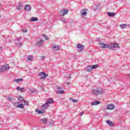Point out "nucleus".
Masks as SVG:
<instances>
[{
    "mask_svg": "<svg viewBox=\"0 0 130 130\" xmlns=\"http://www.w3.org/2000/svg\"><path fill=\"white\" fill-rule=\"evenodd\" d=\"M54 103V101L52 99H50L48 101H47L46 103L42 106V110H39V109H37L36 110V112H38L39 114H41V113H45V111H44V109L46 110L48 108V106H49V104H53Z\"/></svg>",
    "mask_w": 130,
    "mask_h": 130,
    "instance_id": "f257e3e1",
    "label": "nucleus"
},
{
    "mask_svg": "<svg viewBox=\"0 0 130 130\" xmlns=\"http://www.w3.org/2000/svg\"><path fill=\"white\" fill-rule=\"evenodd\" d=\"M92 94H94V95H100V94H102L103 93V89L101 87H99L95 89H92Z\"/></svg>",
    "mask_w": 130,
    "mask_h": 130,
    "instance_id": "f03ea898",
    "label": "nucleus"
},
{
    "mask_svg": "<svg viewBox=\"0 0 130 130\" xmlns=\"http://www.w3.org/2000/svg\"><path fill=\"white\" fill-rule=\"evenodd\" d=\"M109 49L114 50L115 48H119V45L117 43H112L111 45H109Z\"/></svg>",
    "mask_w": 130,
    "mask_h": 130,
    "instance_id": "7ed1b4c3",
    "label": "nucleus"
},
{
    "mask_svg": "<svg viewBox=\"0 0 130 130\" xmlns=\"http://www.w3.org/2000/svg\"><path fill=\"white\" fill-rule=\"evenodd\" d=\"M38 76L40 77V80H44V79L47 78V76L48 75L44 72H40Z\"/></svg>",
    "mask_w": 130,
    "mask_h": 130,
    "instance_id": "20e7f679",
    "label": "nucleus"
},
{
    "mask_svg": "<svg viewBox=\"0 0 130 130\" xmlns=\"http://www.w3.org/2000/svg\"><path fill=\"white\" fill-rule=\"evenodd\" d=\"M77 48H78V51L79 52H81V51H83V50H84V46L81 44H78L77 45Z\"/></svg>",
    "mask_w": 130,
    "mask_h": 130,
    "instance_id": "39448f33",
    "label": "nucleus"
},
{
    "mask_svg": "<svg viewBox=\"0 0 130 130\" xmlns=\"http://www.w3.org/2000/svg\"><path fill=\"white\" fill-rule=\"evenodd\" d=\"M43 44H44V41L42 39H40V40L38 41L36 43V45H37V46H42Z\"/></svg>",
    "mask_w": 130,
    "mask_h": 130,
    "instance_id": "423d86ee",
    "label": "nucleus"
},
{
    "mask_svg": "<svg viewBox=\"0 0 130 130\" xmlns=\"http://www.w3.org/2000/svg\"><path fill=\"white\" fill-rule=\"evenodd\" d=\"M57 92L59 94H63V93H64V90H62V88L59 86L57 87Z\"/></svg>",
    "mask_w": 130,
    "mask_h": 130,
    "instance_id": "0eeeda50",
    "label": "nucleus"
},
{
    "mask_svg": "<svg viewBox=\"0 0 130 130\" xmlns=\"http://www.w3.org/2000/svg\"><path fill=\"white\" fill-rule=\"evenodd\" d=\"M115 106H114L113 104H109L107 105V109L108 110H112V109H114Z\"/></svg>",
    "mask_w": 130,
    "mask_h": 130,
    "instance_id": "6e6552de",
    "label": "nucleus"
},
{
    "mask_svg": "<svg viewBox=\"0 0 130 130\" xmlns=\"http://www.w3.org/2000/svg\"><path fill=\"white\" fill-rule=\"evenodd\" d=\"M120 27L121 29H124L125 28H130V24H122L120 25Z\"/></svg>",
    "mask_w": 130,
    "mask_h": 130,
    "instance_id": "1a4fd4ad",
    "label": "nucleus"
},
{
    "mask_svg": "<svg viewBox=\"0 0 130 130\" xmlns=\"http://www.w3.org/2000/svg\"><path fill=\"white\" fill-rule=\"evenodd\" d=\"M100 44L102 48H109V45H105L104 43H101V42L100 43Z\"/></svg>",
    "mask_w": 130,
    "mask_h": 130,
    "instance_id": "9d476101",
    "label": "nucleus"
},
{
    "mask_svg": "<svg viewBox=\"0 0 130 130\" xmlns=\"http://www.w3.org/2000/svg\"><path fill=\"white\" fill-rule=\"evenodd\" d=\"M24 10L26 12H30L31 11V6L27 5L24 7Z\"/></svg>",
    "mask_w": 130,
    "mask_h": 130,
    "instance_id": "9b49d317",
    "label": "nucleus"
},
{
    "mask_svg": "<svg viewBox=\"0 0 130 130\" xmlns=\"http://www.w3.org/2000/svg\"><path fill=\"white\" fill-rule=\"evenodd\" d=\"M52 50H54V51H57V50H59V46L57 45H54L52 46Z\"/></svg>",
    "mask_w": 130,
    "mask_h": 130,
    "instance_id": "f8f14e48",
    "label": "nucleus"
},
{
    "mask_svg": "<svg viewBox=\"0 0 130 130\" xmlns=\"http://www.w3.org/2000/svg\"><path fill=\"white\" fill-rule=\"evenodd\" d=\"M106 122L109 125V126H114V124L112 121L108 120L106 121Z\"/></svg>",
    "mask_w": 130,
    "mask_h": 130,
    "instance_id": "ddd939ff",
    "label": "nucleus"
},
{
    "mask_svg": "<svg viewBox=\"0 0 130 130\" xmlns=\"http://www.w3.org/2000/svg\"><path fill=\"white\" fill-rule=\"evenodd\" d=\"M80 14H81V16H86V15H87V10H86V9L82 10L81 11Z\"/></svg>",
    "mask_w": 130,
    "mask_h": 130,
    "instance_id": "4468645a",
    "label": "nucleus"
},
{
    "mask_svg": "<svg viewBox=\"0 0 130 130\" xmlns=\"http://www.w3.org/2000/svg\"><path fill=\"white\" fill-rule=\"evenodd\" d=\"M107 14L109 17H115V15H116L115 13L114 12L111 13V12H108Z\"/></svg>",
    "mask_w": 130,
    "mask_h": 130,
    "instance_id": "2eb2a0df",
    "label": "nucleus"
},
{
    "mask_svg": "<svg viewBox=\"0 0 130 130\" xmlns=\"http://www.w3.org/2000/svg\"><path fill=\"white\" fill-rule=\"evenodd\" d=\"M6 70L7 67H6L5 66H2L0 69V73H4V72H6Z\"/></svg>",
    "mask_w": 130,
    "mask_h": 130,
    "instance_id": "dca6fc26",
    "label": "nucleus"
},
{
    "mask_svg": "<svg viewBox=\"0 0 130 130\" xmlns=\"http://www.w3.org/2000/svg\"><path fill=\"white\" fill-rule=\"evenodd\" d=\"M41 121H42V123H48V119H47V118H42L41 119Z\"/></svg>",
    "mask_w": 130,
    "mask_h": 130,
    "instance_id": "f3484780",
    "label": "nucleus"
},
{
    "mask_svg": "<svg viewBox=\"0 0 130 130\" xmlns=\"http://www.w3.org/2000/svg\"><path fill=\"white\" fill-rule=\"evenodd\" d=\"M101 102L100 101H94L91 103L92 106H94V105H99V104H101Z\"/></svg>",
    "mask_w": 130,
    "mask_h": 130,
    "instance_id": "a211bd4d",
    "label": "nucleus"
},
{
    "mask_svg": "<svg viewBox=\"0 0 130 130\" xmlns=\"http://www.w3.org/2000/svg\"><path fill=\"white\" fill-rule=\"evenodd\" d=\"M69 9H62V12H63V15L65 16V15H68V13H69Z\"/></svg>",
    "mask_w": 130,
    "mask_h": 130,
    "instance_id": "6ab92c4d",
    "label": "nucleus"
},
{
    "mask_svg": "<svg viewBox=\"0 0 130 130\" xmlns=\"http://www.w3.org/2000/svg\"><path fill=\"white\" fill-rule=\"evenodd\" d=\"M16 90H17V91H21V92H24V90H25V88L24 87L21 88L19 86H17L16 87Z\"/></svg>",
    "mask_w": 130,
    "mask_h": 130,
    "instance_id": "aec40b11",
    "label": "nucleus"
},
{
    "mask_svg": "<svg viewBox=\"0 0 130 130\" xmlns=\"http://www.w3.org/2000/svg\"><path fill=\"white\" fill-rule=\"evenodd\" d=\"M30 22H37L38 21V18L37 17H32L30 19Z\"/></svg>",
    "mask_w": 130,
    "mask_h": 130,
    "instance_id": "412c9836",
    "label": "nucleus"
},
{
    "mask_svg": "<svg viewBox=\"0 0 130 130\" xmlns=\"http://www.w3.org/2000/svg\"><path fill=\"white\" fill-rule=\"evenodd\" d=\"M86 70V72H92V67L91 66H88L87 67H86V68L85 69Z\"/></svg>",
    "mask_w": 130,
    "mask_h": 130,
    "instance_id": "4be33fe9",
    "label": "nucleus"
},
{
    "mask_svg": "<svg viewBox=\"0 0 130 130\" xmlns=\"http://www.w3.org/2000/svg\"><path fill=\"white\" fill-rule=\"evenodd\" d=\"M22 81H23V79L22 78H19L14 80V82H16V83H20V82H22Z\"/></svg>",
    "mask_w": 130,
    "mask_h": 130,
    "instance_id": "5701e85b",
    "label": "nucleus"
},
{
    "mask_svg": "<svg viewBox=\"0 0 130 130\" xmlns=\"http://www.w3.org/2000/svg\"><path fill=\"white\" fill-rule=\"evenodd\" d=\"M16 108H24V105L20 104L15 106Z\"/></svg>",
    "mask_w": 130,
    "mask_h": 130,
    "instance_id": "b1692460",
    "label": "nucleus"
},
{
    "mask_svg": "<svg viewBox=\"0 0 130 130\" xmlns=\"http://www.w3.org/2000/svg\"><path fill=\"white\" fill-rule=\"evenodd\" d=\"M91 69L92 70H95V69H97V68H98V67H99V65L94 64V65L91 66Z\"/></svg>",
    "mask_w": 130,
    "mask_h": 130,
    "instance_id": "393cba45",
    "label": "nucleus"
},
{
    "mask_svg": "<svg viewBox=\"0 0 130 130\" xmlns=\"http://www.w3.org/2000/svg\"><path fill=\"white\" fill-rule=\"evenodd\" d=\"M29 91L31 92V93H37V91H36V89H35V88L29 89Z\"/></svg>",
    "mask_w": 130,
    "mask_h": 130,
    "instance_id": "a878e982",
    "label": "nucleus"
},
{
    "mask_svg": "<svg viewBox=\"0 0 130 130\" xmlns=\"http://www.w3.org/2000/svg\"><path fill=\"white\" fill-rule=\"evenodd\" d=\"M22 6L21 4L18 5L17 6H16L17 10L20 11L21 10V8H22Z\"/></svg>",
    "mask_w": 130,
    "mask_h": 130,
    "instance_id": "bb28decb",
    "label": "nucleus"
},
{
    "mask_svg": "<svg viewBox=\"0 0 130 130\" xmlns=\"http://www.w3.org/2000/svg\"><path fill=\"white\" fill-rule=\"evenodd\" d=\"M28 60H32L33 59V57L31 55H28L27 57Z\"/></svg>",
    "mask_w": 130,
    "mask_h": 130,
    "instance_id": "cd10ccee",
    "label": "nucleus"
},
{
    "mask_svg": "<svg viewBox=\"0 0 130 130\" xmlns=\"http://www.w3.org/2000/svg\"><path fill=\"white\" fill-rule=\"evenodd\" d=\"M19 101H21V102H24L25 100H24V98L22 96H20L19 98Z\"/></svg>",
    "mask_w": 130,
    "mask_h": 130,
    "instance_id": "c85d7f7f",
    "label": "nucleus"
},
{
    "mask_svg": "<svg viewBox=\"0 0 130 130\" xmlns=\"http://www.w3.org/2000/svg\"><path fill=\"white\" fill-rule=\"evenodd\" d=\"M70 100H71V101H73V103H76V102H78V100H75L73 98H70Z\"/></svg>",
    "mask_w": 130,
    "mask_h": 130,
    "instance_id": "c756f323",
    "label": "nucleus"
},
{
    "mask_svg": "<svg viewBox=\"0 0 130 130\" xmlns=\"http://www.w3.org/2000/svg\"><path fill=\"white\" fill-rule=\"evenodd\" d=\"M17 47H22L23 46V43H18L17 44Z\"/></svg>",
    "mask_w": 130,
    "mask_h": 130,
    "instance_id": "7c9ffc66",
    "label": "nucleus"
},
{
    "mask_svg": "<svg viewBox=\"0 0 130 130\" xmlns=\"http://www.w3.org/2000/svg\"><path fill=\"white\" fill-rule=\"evenodd\" d=\"M59 15L60 16H61V17H62L63 16H64V15H63V12H62V10H61L59 12Z\"/></svg>",
    "mask_w": 130,
    "mask_h": 130,
    "instance_id": "2f4dec72",
    "label": "nucleus"
},
{
    "mask_svg": "<svg viewBox=\"0 0 130 130\" xmlns=\"http://www.w3.org/2000/svg\"><path fill=\"white\" fill-rule=\"evenodd\" d=\"M48 124L49 125H51L53 124V121H48Z\"/></svg>",
    "mask_w": 130,
    "mask_h": 130,
    "instance_id": "473e14b6",
    "label": "nucleus"
},
{
    "mask_svg": "<svg viewBox=\"0 0 130 130\" xmlns=\"http://www.w3.org/2000/svg\"><path fill=\"white\" fill-rule=\"evenodd\" d=\"M23 103L25 106L29 105V102L28 101H24Z\"/></svg>",
    "mask_w": 130,
    "mask_h": 130,
    "instance_id": "72a5a7b5",
    "label": "nucleus"
},
{
    "mask_svg": "<svg viewBox=\"0 0 130 130\" xmlns=\"http://www.w3.org/2000/svg\"><path fill=\"white\" fill-rule=\"evenodd\" d=\"M7 100L8 101H12V100H13V98H12L11 96H8L7 98Z\"/></svg>",
    "mask_w": 130,
    "mask_h": 130,
    "instance_id": "f704fd0d",
    "label": "nucleus"
},
{
    "mask_svg": "<svg viewBox=\"0 0 130 130\" xmlns=\"http://www.w3.org/2000/svg\"><path fill=\"white\" fill-rule=\"evenodd\" d=\"M62 22H63V23H66L67 22V19L63 18L61 19Z\"/></svg>",
    "mask_w": 130,
    "mask_h": 130,
    "instance_id": "c9c22d12",
    "label": "nucleus"
},
{
    "mask_svg": "<svg viewBox=\"0 0 130 130\" xmlns=\"http://www.w3.org/2000/svg\"><path fill=\"white\" fill-rule=\"evenodd\" d=\"M44 37L46 40H48V37L46 35H44Z\"/></svg>",
    "mask_w": 130,
    "mask_h": 130,
    "instance_id": "e433bc0d",
    "label": "nucleus"
},
{
    "mask_svg": "<svg viewBox=\"0 0 130 130\" xmlns=\"http://www.w3.org/2000/svg\"><path fill=\"white\" fill-rule=\"evenodd\" d=\"M44 58H45V56H41V59H42V60H43V59H44Z\"/></svg>",
    "mask_w": 130,
    "mask_h": 130,
    "instance_id": "4c0bfd02",
    "label": "nucleus"
},
{
    "mask_svg": "<svg viewBox=\"0 0 130 130\" xmlns=\"http://www.w3.org/2000/svg\"><path fill=\"white\" fill-rule=\"evenodd\" d=\"M96 41H98L100 43V42H101V40H100V39L99 38H98L96 39Z\"/></svg>",
    "mask_w": 130,
    "mask_h": 130,
    "instance_id": "58836bf2",
    "label": "nucleus"
},
{
    "mask_svg": "<svg viewBox=\"0 0 130 130\" xmlns=\"http://www.w3.org/2000/svg\"><path fill=\"white\" fill-rule=\"evenodd\" d=\"M83 114H84V112H80V115H81V116H83Z\"/></svg>",
    "mask_w": 130,
    "mask_h": 130,
    "instance_id": "ea45409f",
    "label": "nucleus"
},
{
    "mask_svg": "<svg viewBox=\"0 0 130 130\" xmlns=\"http://www.w3.org/2000/svg\"><path fill=\"white\" fill-rule=\"evenodd\" d=\"M20 39H22V38L21 37H20V38H17V40H18V41H20Z\"/></svg>",
    "mask_w": 130,
    "mask_h": 130,
    "instance_id": "a19ab883",
    "label": "nucleus"
},
{
    "mask_svg": "<svg viewBox=\"0 0 130 130\" xmlns=\"http://www.w3.org/2000/svg\"><path fill=\"white\" fill-rule=\"evenodd\" d=\"M71 76H70V75H69V76L68 77H67V79H71Z\"/></svg>",
    "mask_w": 130,
    "mask_h": 130,
    "instance_id": "79ce46f5",
    "label": "nucleus"
},
{
    "mask_svg": "<svg viewBox=\"0 0 130 130\" xmlns=\"http://www.w3.org/2000/svg\"><path fill=\"white\" fill-rule=\"evenodd\" d=\"M23 32H27V29H25V30H23Z\"/></svg>",
    "mask_w": 130,
    "mask_h": 130,
    "instance_id": "37998d69",
    "label": "nucleus"
},
{
    "mask_svg": "<svg viewBox=\"0 0 130 130\" xmlns=\"http://www.w3.org/2000/svg\"><path fill=\"white\" fill-rule=\"evenodd\" d=\"M67 85H70V83H67Z\"/></svg>",
    "mask_w": 130,
    "mask_h": 130,
    "instance_id": "c03bdc74",
    "label": "nucleus"
},
{
    "mask_svg": "<svg viewBox=\"0 0 130 130\" xmlns=\"http://www.w3.org/2000/svg\"><path fill=\"white\" fill-rule=\"evenodd\" d=\"M127 76H128V77H130V74H128Z\"/></svg>",
    "mask_w": 130,
    "mask_h": 130,
    "instance_id": "a18cd8bd",
    "label": "nucleus"
},
{
    "mask_svg": "<svg viewBox=\"0 0 130 130\" xmlns=\"http://www.w3.org/2000/svg\"><path fill=\"white\" fill-rule=\"evenodd\" d=\"M14 105H16V103H15V104H14Z\"/></svg>",
    "mask_w": 130,
    "mask_h": 130,
    "instance_id": "49530a36",
    "label": "nucleus"
},
{
    "mask_svg": "<svg viewBox=\"0 0 130 130\" xmlns=\"http://www.w3.org/2000/svg\"><path fill=\"white\" fill-rule=\"evenodd\" d=\"M0 17H1V15H0Z\"/></svg>",
    "mask_w": 130,
    "mask_h": 130,
    "instance_id": "de8ad7c7",
    "label": "nucleus"
}]
</instances>
